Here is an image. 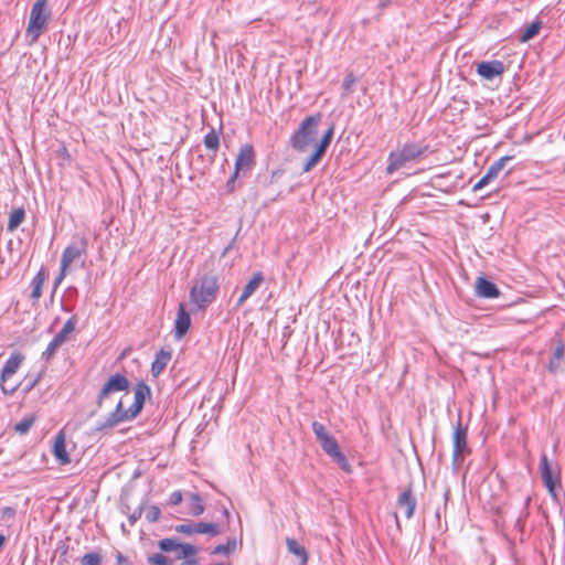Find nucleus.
Returning a JSON list of instances; mask_svg holds the SVG:
<instances>
[{"label": "nucleus", "mask_w": 565, "mask_h": 565, "mask_svg": "<svg viewBox=\"0 0 565 565\" xmlns=\"http://www.w3.org/2000/svg\"><path fill=\"white\" fill-rule=\"evenodd\" d=\"M150 395V387L145 382L137 383L135 387L134 404L124 409L122 402L119 401L115 411L109 416L97 425V430H107L114 428L121 422L134 419L142 409L146 397Z\"/></svg>", "instance_id": "1"}, {"label": "nucleus", "mask_w": 565, "mask_h": 565, "mask_svg": "<svg viewBox=\"0 0 565 565\" xmlns=\"http://www.w3.org/2000/svg\"><path fill=\"white\" fill-rule=\"evenodd\" d=\"M218 289V279L215 275H202L194 280L190 289V301L196 309L204 310L216 299Z\"/></svg>", "instance_id": "2"}, {"label": "nucleus", "mask_w": 565, "mask_h": 565, "mask_svg": "<svg viewBox=\"0 0 565 565\" xmlns=\"http://www.w3.org/2000/svg\"><path fill=\"white\" fill-rule=\"evenodd\" d=\"M428 150V146L406 142L402 147L390 152L387 157L386 173L392 174L411 162L418 161Z\"/></svg>", "instance_id": "3"}, {"label": "nucleus", "mask_w": 565, "mask_h": 565, "mask_svg": "<svg viewBox=\"0 0 565 565\" xmlns=\"http://www.w3.org/2000/svg\"><path fill=\"white\" fill-rule=\"evenodd\" d=\"M321 118L322 115L317 113L302 120L299 128L292 134L290 139L291 146L295 150L305 152L315 145Z\"/></svg>", "instance_id": "4"}, {"label": "nucleus", "mask_w": 565, "mask_h": 565, "mask_svg": "<svg viewBox=\"0 0 565 565\" xmlns=\"http://www.w3.org/2000/svg\"><path fill=\"white\" fill-rule=\"evenodd\" d=\"M49 0H36L31 8L29 22L26 26V36H30V43H35L46 31L51 12L47 8Z\"/></svg>", "instance_id": "5"}, {"label": "nucleus", "mask_w": 565, "mask_h": 565, "mask_svg": "<svg viewBox=\"0 0 565 565\" xmlns=\"http://www.w3.org/2000/svg\"><path fill=\"white\" fill-rule=\"evenodd\" d=\"M452 444V461L454 465L459 466L463 462L465 456L470 451L467 444V428L461 426L460 419L454 429Z\"/></svg>", "instance_id": "6"}, {"label": "nucleus", "mask_w": 565, "mask_h": 565, "mask_svg": "<svg viewBox=\"0 0 565 565\" xmlns=\"http://www.w3.org/2000/svg\"><path fill=\"white\" fill-rule=\"evenodd\" d=\"M162 552H175L178 559H184L198 554V547L189 543H180L177 539H162L158 543Z\"/></svg>", "instance_id": "7"}, {"label": "nucleus", "mask_w": 565, "mask_h": 565, "mask_svg": "<svg viewBox=\"0 0 565 565\" xmlns=\"http://www.w3.org/2000/svg\"><path fill=\"white\" fill-rule=\"evenodd\" d=\"M334 134V126H330L329 129L323 134L321 140L316 145L315 151L311 156L305 161L302 170L303 172L311 171L322 159L326 153L328 147L331 143L332 137Z\"/></svg>", "instance_id": "8"}, {"label": "nucleus", "mask_w": 565, "mask_h": 565, "mask_svg": "<svg viewBox=\"0 0 565 565\" xmlns=\"http://www.w3.org/2000/svg\"><path fill=\"white\" fill-rule=\"evenodd\" d=\"M541 477L550 494L556 497V486L559 483V472L553 468L547 456L543 454L540 462Z\"/></svg>", "instance_id": "9"}, {"label": "nucleus", "mask_w": 565, "mask_h": 565, "mask_svg": "<svg viewBox=\"0 0 565 565\" xmlns=\"http://www.w3.org/2000/svg\"><path fill=\"white\" fill-rule=\"evenodd\" d=\"M174 530L175 532L185 535L209 534L211 536H216L221 533L218 524L206 522H188L178 524L175 525Z\"/></svg>", "instance_id": "10"}, {"label": "nucleus", "mask_w": 565, "mask_h": 565, "mask_svg": "<svg viewBox=\"0 0 565 565\" xmlns=\"http://www.w3.org/2000/svg\"><path fill=\"white\" fill-rule=\"evenodd\" d=\"M255 166V151L252 145L246 143L238 150L234 173L231 181H234L241 172L245 173Z\"/></svg>", "instance_id": "11"}, {"label": "nucleus", "mask_w": 565, "mask_h": 565, "mask_svg": "<svg viewBox=\"0 0 565 565\" xmlns=\"http://www.w3.org/2000/svg\"><path fill=\"white\" fill-rule=\"evenodd\" d=\"M23 361L24 355H22L21 353H14L6 362L0 377V386L4 394H13L17 391V385L7 387L6 383L13 374H15V372L18 371Z\"/></svg>", "instance_id": "12"}, {"label": "nucleus", "mask_w": 565, "mask_h": 565, "mask_svg": "<svg viewBox=\"0 0 565 565\" xmlns=\"http://www.w3.org/2000/svg\"><path fill=\"white\" fill-rule=\"evenodd\" d=\"M129 387V381L122 374L111 375L108 381L102 387L98 396H97V406L100 407L105 398H107L110 394L121 391H127Z\"/></svg>", "instance_id": "13"}, {"label": "nucleus", "mask_w": 565, "mask_h": 565, "mask_svg": "<svg viewBox=\"0 0 565 565\" xmlns=\"http://www.w3.org/2000/svg\"><path fill=\"white\" fill-rule=\"evenodd\" d=\"M321 448L323 451L335 462L338 466L344 470L345 472L351 471V466L344 456V454L340 450L338 441L333 436L328 437L327 439L320 441Z\"/></svg>", "instance_id": "14"}, {"label": "nucleus", "mask_w": 565, "mask_h": 565, "mask_svg": "<svg viewBox=\"0 0 565 565\" xmlns=\"http://www.w3.org/2000/svg\"><path fill=\"white\" fill-rule=\"evenodd\" d=\"M514 156H503L497 161H494L487 170L486 174L472 186V191L477 192L481 190L483 186L489 184L490 181L495 179L502 169L505 167V163L512 160Z\"/></svg>", "instance_id": "15"}, {"label": "nucleus", "mask_w": 565, "mask_h": 565, "mask_svg": "<svg viewBox=\"0 0 565 565\" xmlns=\"http://www.w3.org/2000/svg\"><path fill=\"white\" fill-rule=\"evenodd\" d=\"M477 74L487 79L492 81L494 77H500L505 72V65L503 62L494 60V61H483L477 64Z\"/></svg>", "instance_id": "16"}, {"label": "nucleus", "mask_w": 565, "mask_h": 565, "mask_svg": "<svg viewBox=\"0 0 565 565\" xmlns=\"http://www.w3.org/2000/svg\"><path fill=\"white\" fill-rule=\"evenodd\" d=\"M417 505L416 497L414 495L411 486L403 490L397 498V507L404 510L405 516L412 519Z\"/></svg>", "instance_id": "17"}, {"label": "nucleus", "mask_w": 565, "mask_h": 565, "mask_svg": "<svg viewBox=\"0 0 565 565\" xmlns=\"http://www.w3.org/2000/svg\"><path fill=\"white\" fill-rule=\"evenodd\" d=\"M264 275L262 271H255L252 278L244 286L242 295L237 300V306H242L263 284Z\"/></svg>", "instance_id": "18"}, {"label": "nucleus", "mask_w": 565, "mask_h": 565, "mask_svg": "<svg viewBox=\"0 0 565 565\" xmlns=\"http://www.w3.org/2000/svg\"><path fill=\"white\" fill-rule=\"evenodd\" d=\"M476 294L478 297L492 299L499 297L500 290L492 281L479 277L476 281Z\"/></svg>", "instance_id": "19"}, {"label": "nucleus", "mask_w": 565, "mask_h": 565, "mask_svg": "<svg viewBox=\"0 0 565 565\" xmlns=\"http://www.w3.org/2000/svg\"><path fill=\"white\" fill-rule=\"evenodd\" d=\"M191 324L190 315L185 311L184 305H179L178 316L175 319L174 334L175 338L181 339L188 332Z\"/></svg>", "instance_id": "20"}, {"label": "nucleus", "mask_w": 565, "mask_h": 565, "mask_svg": "<svg viewBox=\"0 0 565 565\" xmlns=\"http://www.w3.org/2000/svg\"><path fill=\"white\" fill-rule=\"evenodd\" d=\"M565 355V344L563 341L558 340L556 342V347L554 349V352L548 361L547 370L551 374H556L561 371L562 361L564 360Z\"/></svg>", "instance_id": "21"}, {"label": "nucleus", "mask_w": 565, "mask_h": 565, "mask_svg": "<svg viewBox=\"0 0 565 565\" xmlns=\"http://www.w3.org/2000/svg\"><path fill=\"white\" fill-rule=\"evenodd\" d=\"M171 360V351L161 349L154 358V361L151 365V374L157 377L161 374V372L166 369L168 363Z\"/></svg>", "instance_id": "22"}, {"label": "nucleus", "mask_w": 565, "mask_h": 565, "mask_svg": "<svg viewBox=\"0 0 565 565\" xmlns=\"http://www.w3.org/2000/svg\"><path fill=\"white\" fill-rule=\"evenodd\" d=\"M53 454L62 465L71 462L70 456L66 451L65 436L63 433H58L57 436L55 437Z\"/></svg>", "instance_id": "23"}, {"label": "nucleus", "mask_w": 565, "mask_h": 565, "mask_svg": "<svg viewBox=\"0 0 565 565\" xmlns=\"http://www.w3.org/2000/svg\"><path fill=\"white\" fill-rule=\"evenodd\" d=\"M49 273L45 268H41L38 274L34 276V278L31 280L30 287H31V298L35 301L40 299L42 295V286L44 281L47 279Z\"/></svg>", "instance_id": "24"}, {"label": "nucleus", "mask_w": 565, "mask_h": 565, "mask_svg": "<svg viewBox=\"0 0 565 565\" xmlns=\"http://www.w3.org/2000/svg\"><path fill=\"white\" fill-rule=\"evenodd\" d=\"M287 548L289 553L296 555L300 559V565H306L308 562V553L303 546H301L295 539L287 537Z\"/></svg>", "instance_id": "25"}, {"label": "nucleus", "mask_w": 565, "mask_h": 565, "mask_svg": "<svg viewBox=\"0 0 565 565\" xmlns=\"http://www.w3.org/2000/svg\"><path fill=\"white\" fill-rule=\"evenodd\" d=\"M75 324H76V318L75 317L70 318L65 322L63 328L55 334L54 338L57 341H60L62 344L65 343L66 340H67L68 334L74 331Z\"/></svg>", "instance_id": "26"}, {"label": "nucleus", "mask_w": 565, "mask_h": 565, "mask_svg": "<svg viewBox=\"0 0 565 565\" xmlns=\"http://www.w3.org/2000/svg\"><path fill=\"white\" fill-rule=\"evenodd\" d=\"M204 503L200 494L191 493L190 494V514L193 516H199L204 512Z\"/></svg>", "instance_id": "27"}, {"label": "nucleus", "mask_w": 565, "mask_h": 565, "mask_svg": "<svg viewBox=\"0 0 565 565\" xmlns=\"http://www.w3.org/2000/svg\"><path fill=\"white\" fill-rule=\"evenodd\" d=\"M25 212L22 207L14 209L9 216L8 230H15L24 220Z\"/></svg>", "instance_id": "28"}, {"label": "nucleus", "mask_w": 565, "mask_h": 565, "mask_svg": "<svg viewBox=\"0 0 565 565\" xmlns=\"http://www.w3.org/2000/svg\"><path fill=\"white\" fill-rule=\"evenodd\" d=\"M542 28V23L540 21L532 22L523 32L520 38V42L525 43L536 36Z\"/></svg>", "instance_id": "29"}, {"label": "nucleus", "mask_w": 565, "mask_h": 565, "mask_svg": "<svg viewBox=\"0 0 565 565\" xmlns=\"http://www.w3.org/2000/svg\"><path fill=\"white\" fill-rule=\"evenodd\" d=\"M237 545L236 539H228L226 544H220L212 550L213 555L231 554Z\"/></svg>", "instance_id": "30"}, {"label": "nucleus", "mask_w": 565, "mask_h": 565, "mask_svg": "<svg viewBox=\"0 0 565 565\" xmlns=\"http://www.w3.org/2000/svg\"><path fill=\"white\" fill-rule=\"evenodd\" d=\"M204 146L212 150L213 152H216L220 147V138L218 135L215 131H211L204 137Z\"/></svg>", "instance_id": "31"}, {"label": "nucleus", "mask_w": 565, "mask_h": 565, "mask_svg": "<svg viewBox=\"0 0 565 565\" xmlns=\"http://www.w3.org/2000/svg\"><path fill=\"white\" fill-rule=\"evenodd\" d=\"M81 256V249H64L61 266L68 268L71 263Z\"/></svg>", "instance_id": "32"}, {"label": "nucleus", "mask_w": 565, "mask_h": 565, "mask_svg": "<svg viewBox=\"0 0 565 565\" xmlns=\"http://www.w3.org/2000/svg\"><path fill=\"white\" fill-rule=\"evenodd\" d=\"M312 430L316 435V438L317 440L320 443L324 439H327L328 437H330L331 435L328 433L327 428L324 427L323 424L319 423V422H313L312 423Z\"/></svg>", "instance_id": "33"}, {"label": "nucleus", "mask_w": 565, "mask_h": 565, "mask_svg": "<svg viewBox=\"0 0 565 565\" xmlns=\"http://www.w3.org/2000/svg\"><path fill=\"white\" fill-rule=\"evenodd\" d=\"M100 564H102V555L96 552L87 553L81 559V565H100Z\"/></svg>", "instance_id": "34"}, {"label": "nucleus", "mask_w": 565, "mask_h": 565, "mask_svg": "<svg viewBox=\"0 0 565 565\" xmlns=\"http://www.w3.org/2000/svg\"><path fill=\"white\" fill-rule=\"evenodd\" d=\"M33 424H34L33 417L24 418L14 426V429L19 434L24 435L30 430V428L32 427Z\"/></svg>", "instance_id": "35"}, {"label": "nucleus", "mask_w": 565, "mask_h": 565, "mask_svg": "<svg viewBox=\"0 0 565 565\" xmlns=\"http://www.w3.org/2000/svg\"><path fill=\"white\" fill-rule=\"evenodd\" d=\"M62 345L60 341L55 338L49 343L46 350L43 352L42 358L49 361L56 352V350Z\"/></svg>", "instance_id": "36"}, {"label": "nucleus", "mask_w": 565, "mask_h": 565, "mask_svg": "<svg viewBox=\"0 0 565 565\" xmlns=\"http://www.w3.org/2000/svg\"><path fill=\"white\" fill-rule=\"evenodd\" d=\"M148 563L151 565H172V561L162 554H153L149 556Z\"/></svg>", "instance_id": "37"}, {"label": "nucleus", "mask_w": 565, "mask_h": 565, "mask_svg": "<svg viewBox=\"0 0 565 565\" xmlns=\"http://www.w3.org/2000/svg\"><path fill=\"white\" fill-rule=\"evenodd\" d=\"M161 511L157 505H150L146 512V519L150 523H154L160 519Z\"/></svg>", "instance_id": "38"}, {"label": "nucleus", "mask_w": 565, "mask_h": 565, "mask_svg": "<svg viewBox=\"0 0 565 565\" xmlns=\"http://www.w3.org/2000/svg\"><path fill=\"white\" fill-rule=\"evenodd\" d=\"M356 78L353 74H348L343 81V88L349 94L352 90V86L355 84Z\"/></svg>", "instance_id": "39"}, {"label": "nucleus", "mask_w": 565, "mask_h": 565, "mask_svg": "<svg viewBox=\"0 0 565 565\" xmlns=\"http://www.w3.org/2000/svg\"><path fill=\"white\" fill-rule=\"evenodd\" d=\"M182 502V493L181 491H174L170 494L169 503L172 505H178Z\"/></svg>", "instance_id": "40"}, {"label": "nucleus", "mask_w": 565, "mask_h": 565, "mask_svg": "<svg viewBox=\"0 0 565 565\" xmlns=\"http://www.w3.org/2000/svg\"><path fill=\"white\" fill-rule=\"evenodd\" d=\"M66 270H67V268H64L63 266H61V271L54 280V289H56L60 286V284L63 281V279L65 278Z\"/></svg>", "instance_id": "41"}, {"label": "nucleus", "mask_w": 565, "mask_h": 565, "mask_svg": "<svg viewBox=\"0 0 565 565\" xmlns=\"http://www.w3.org/2000/svg\"><path fill=\"white\" fill-rule=\"evenodd\" d=\"M66 270H67V268H64L63 266H61V271L54 280V289H56L60 286V284L63 281V279L65 278Z\"/></svg>", "instance_id": "42"}, {"label": "nucleus", "mask_w": 565, "mask_h": 565, "mask_svg": "<svg viewBox=\"0 0 565 565\" xmlns=\"http://www.w3.org/2000/svg\"><path fill=\"white\" fill-rule=\"evenodd\" d=\"M141 516V509H139L138 511L134 512L130 516H129V521H130V524H135V522Z\"/></svg>", "instance_id": "43"}, {"label": "nucleus", "mask_w": 565, "mask_h": 565, "mask_svg": "<svg viewBox=\"0 0 565 565\" xmlns=\"http://www.w3.org/2000/svg\"><path fill=\"white\" fill-rule=\"evenodd\" d=\"M182 565H196V559L195 558H184V562Z\"/></svg>", "instance_id": "44"}, {"label": "nucleus", "mask_w": 565, "mask_h": 565, "mask_svg": "<svg viewBox=\"0 0 565 565\" xmlns=\"http://www.w3.org/2000/svg\"><path fill=\"white\" fill-rule=\"evenodd\" d=\"M117 562H118L119 564H122L124 562H126V558L122 556V554H120V553H119V554L117 555Z\"/></svg>", "instance_id": "45"}, {"label": "nucleus", "mask_w": 565, "mask_h": 565, "mask_svg": "<svg viewBox=\"0 0 565 565\" xmlns=\"http://www.w3.org/2000/svg\"><path fill=\"white\" fill-rule=\"evenodd\" d=\"M4 543H6V537H4V535L0 534V550L3 547Z\"/></svg>", "instance_id": "46"}, {"label": "nucleus", "mask_w": 565, "mask_h": 565, "mask_svg": "<svg viewBox=\"0 0 565 565\" xmlns=\"http://www.w3.org/2000/svg\"><path fill=\"white\" fill-rule=\"evenodd\" d=\"M36 382H38L36 380L31 382L30 385L26 387V390L33 388V386L36 384Z\"/></svg>", "instance_id": "47"}, {"label": "nucleus", "mask_w": 565, "mask_h": 565, "mask_svg": "<svg viewBox=\"0 0 565 565\" xmlns=\"http://www.w3.org/2000/svg\"><path fill=\"white\" fill-rule=\"evenodd\" d=\"M395 519H396L397 526H399V521H398L397 514H395Z\"/></svg>", "instance_id": "48"}]
</instances>
